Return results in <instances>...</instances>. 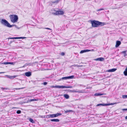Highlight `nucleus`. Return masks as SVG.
<instances>
[{"label":"nucleus","mask_w":127,"mask_h":127,"mask_svg":"<svg viewBox=\"0 0 127 127\" xmlns=\"http://www.w3.org/2000/svg\"><path fill=\"white\" fill-rule=\"evenodd\" d=\"M21 112V111L20 110H18L16 112V113L18 114H20Z\"/></svg>","instance_id":"c85d7f7f"},{"label":"nucleus","mask_w":127,"mask_h":127,"mask_svg":"<svg viewBox=\"0 0 127 127\" xmlns=\"http://www.w3.org/2000/svg\"><path fill=\"white\" fill-rule=\"evenodd\" d=\"M68 79L67 77H63L60 80H67Z\"/></svg>","instance_id":"4be33fe9"},{"label":"nucleus","mask_w":127,"mask_h":127,"mask_svg":"<svg viewBox=\"0 0 127 127\" xmlns=\"http://www.w3.org/2000/svg\"><path fill=\"white\" fill-rule=\"evenodd\" d=\"M41 117H42V118H45L44 116H42Z\"/></svg>","instance_id":"37998d69"},{"label":"nucleus","mask_w":127,"mask_h":127,"mask_svg":"<svg viewBox=\"0 0 127 127\" xmlns=\"http://www.w3.org/2000/svg\"><path fill=\"white\" fill-rule=\"evenodd\" d=\"M46 78H48V77H46Z\"/></svg>","instance_id":"de8ad7c7"},{"label":"nucleus","mask_w":127,"mask_h":127,"mask_svg":"<svg viewBox=\"0 0 127 127\" xmlns=\"http://www.w3.org/2000/svg\"><path fill=\"white\" fill-rule=\"evenodd\" d=\"M104 10V9H103V8H100L99 9H98L97 10V11H101V10Z\"/></svg>","instance_id":"473e14b6"},{"label":"nucleus","mask_w":127,"mask_h":127,"mask_svg":"<svg viewBox=\"0 0 127 127\" xmlns=\"http://www.w3.org/2000/svg\"><path fill=\"white\" fill-rule=\"evenodd\" d=\"M1 88L3 90H7V89H8V88Z\"/></svg>","instance_id":"f704fd0d"},{"label":"nucleus","mask_w":127,"mask_h":127,"mask_svg":"<svg viewBox=\"0 0 127 127\" xmlns=\"http://www.w3.org/2000/svg\"><path fill=\"white\" fill-rule=\"evenodd\" d=\"M9 17L11 21L13 23L17 22L18 21V18L17 15L14 14L11 15H10Z\"/></svg>","instance_id":"7ed1b4c3"},{"label":"nucleus","mask_w":127,"mask_h":127,"mask_svg":"<svg viewBox=\"0 0 127 127\" xmlns=\"http://www.w3.org/2000/svg\"><path fill=\"white\" fill-rule=\"evenodd\" d=\"M104 58H97L96 59H95V60L96 61H103L104 60Z\"/></svg>","instance_id":"ddd939ff"},{"label":"nucleus","mask_w":127,"mask_h":127,"mask_svg":"<svg viewBox=\"0 0 127 127\" xmlns=\"http://www.w3.org/2000/svg\"><path fill=\"white\" fill-rule=\"evenodd\" d=\"M1 64H12V63L9 62H5L3 63H1V62L0 63Z\"/></svg>","instance_id":"2eb2a0df"},{"label":"nucleus","mask_w":127,"mask_h":127,"mask_svg":"<svg viewBox=\"0 0 127 127\" xmlns=\"http://www.w3.org/2000/svg\"><path fill=\"white\" fill-rule=\"evenodd\" d=\"M44 29L49 30H51V29H50L49 28H45Z\"/></svg>","instance_id":"4c0bfd02"},{"label":"nucleus","mask_w":127,"mask_h":127,"mask_svg":"<svg viewBox=\"0 0 127 127\" xmlns=\"http://www.w3.org/2000/svg\"><path fill=\"white\" fill-rule=\"evenodd\" d=\"M23 88H16L15 89L16 90H20L21 89H23Z\"/></svg>","instance_id":"58836bf2"},{"label":"nucleus","mask_w":127,"mask_h":127,"mask_svg":"<svg viewBox=\"0 0 127 127\" xmlns=\"http://www.w3.org/2000/svg\"><path fill=\"white\" fill-rule=\"evenodd\" d=\"M64 12L63 11H56L54 14L56 15H62L63 14Z\"/></svg>","instance_id":"20e7f679"},{"label":"nucleus","mask_w":127,"mask_h":127,"mask_svg":"<svg viewBox=\"0 0 127 127\" xmlns=\"http://www.w3.org/2000/svg\"><path fill=\"white\" fill-rule=\"evenodd\" d=\"M1 23L4 26L9 28H11L14 26H15L16 28H17V26L16 25H10L7 20L4 19H2L1 21Z\"/></svg>","instance_id":"f03ea898"},{"label":"nucleus","mask_w":127,"mask_h":127,"mask_svg":"<svg viewBox=\"0 0 127 127\" xmlns=\"http://www.w3.org/2000/svg\"><path fill=\"white\" fill-rule=\"evenodd\" d=\"M91 23L92 24V26L93 27H97L99 26H102L105 25L104 23L95 20L91 21Z\"/></svg>","instance_id":"f257e3e1"},{"label":"nucleus","mask_w":127,"mask_h":127,"mask_svg":"<svg viewBox=\"0 0 127 127\" xmlns=\"http://www.w3.org/2000/svg\"><path fill=\"white\" fill-rule=\"evenodd\" d=\"M122 98H127V95H122Z\"/></svg>","instance_id":"bb28decb"},{"label":"nucleus","mask_w":127,"mask_h":127,"mask_svg":"<svg viewBox=\"0 0 127 127\" xmlns=\"http://www.w3.org/2000/svg\"><path fill=\"white\" fill-rule=\"evenodd\" d=\"M4 91L6 92V91H5V90H4Z\"/></svg>","instance_id":"8fccbe9b"},{"label":"nucleus","mask_w":127,"mask_h":127,"mask_svg":"<svg viewBox=\"0 0 127 127\" xmlns=\"http://www.w3.org/2000/svg\"><path fill=\"white\" fill-rule=\"evenodd\" d=\"M72 87L71 86H62V88H71Z\"/></svg>","instance_id":"f3484780"},{"label":"nucleus","mask_w":127,"mask_h":127,"mask_svg":"<svg viewBox=\"0 0 127 127\" xmlns=\"http://www.w3.org/2000/svg\"><path fill=\"white\" fill-rule=\"evenodd\" d=\"M127 23V22H126H126H124V24H125V23Z\"/></svg>","instance_id":"49530a36"},{"label":"nucleus","mask_w":127,"mask_h":127,"mask_svg":"<svg viewBox=\"0 0 127 127\" xmlns=\"http://www.w3.org/2000/svg\"><path fill=\"white\" fill-rule=\"evenodd\" d=\"M74 66H77V67H79V66L77 64H74Z\"/></svg>","instance_id":"e433bc0d"},{"label":"nucleus","mask_w":127,"mask_h":127,"mask_svg":"<svg viewBox=\"0 0 127 127\" xmlns=\"http://www.w3.org/2000/svg\"><path fill=\"white\" fill-rule=\"evenodd\" d=\"M73 111L72 110H67L66 111H65V113H66L69 112H73Z\"/></svg>","instance_id":"5701e85b"},{"label":"nucleus","mask_w":127,"mask_h":127,"mask_svg":"<svg viewBox=\"0 0 127 127\" xmlns=\"http://www.w3.org/2000/svg\"><path fill=\"white\" fill-rule=\"evenodd\" d=\"M9 39H18V37H9Z\"/></svg>","instance_id":"393cba45"},{"label":"nucleus","mask_w":127,"mask_h":127,"mask_svg":"<svg viewBox=\"0 0 127 127\" xmlns=\"http://www.w3.org/2000/svg\"><path fill=\"white\" fill-rule=\"evenodd\" d=\"M25 75L27 77H30L32 75V73L30 72H25Z\"/></svg>","instance_id":"9b49d317"},{"label":"nucleus","mask_w":127,"mask_h":127,"mask_svg":"<svg viewBox=\"0 0 127 127\" xmlns=\"http://www.w3.org/2000/svg\"><path fill=\"white\" fill-rule=\"evenodd\" d=\"M4 73V72H0V74L3 73Z\"/></svg>","instance_id":"a19ab883"},{"label":"nucleus","mask_w":127,"mask_h":127,"mask_svg":"<svg viewBox=\"0 0 127 127\" xmlns=\"http://www.w3.org/2000/svg\"><path fill=\"white\" fill-rule=\"evenodd\" d=\"M32 19H33V20H34V19H35V18H34L33 17H32Z\"/></svg>","instance_id":"c03bdc74"},{"label":"nucleus","mask_w":127,"mask_h":127,"mask_svg":"<svg viewBox=\"0 0 127 127\" xmlns=\"http://www.w3.org/2000/svg\"><path fill=\"white\" fill-rule=\"evenodd\" d=\"M50 121L52 122H59L60 120L58 119H51Z\"/></svg>","instance_id":"4468645a"},{"label":"nucleus","mask_w":127,"mask_h":127,"mask_svg":"<svg viewBox=\"0 0 127 127\" xmlns=\"http://www.w3.org/2000/svg\"><path fill=\"white\" fill-rule=\"evenodd\" d=\"M74 77V76L73 75H72L67 76L68 79H71L73 78Z\"/></svg>","instance_id":"412c9836"},{"label":"nucleus","mask_w":127,"mask_h":127,"mask_svg":"<svg viewBox=\"0 0 127 127\" xmlns=\"http://www.w3.org/2000/svg\"><path fill=\"white\" fill-rule=\"evenodd\" d=\"M90 51H91L90 50H88V49L84 50H81L80 52V53L81 54H82V53H85V52H88Z\"/></svg>","instance_id":"f8f14e48"},{"label":"nucleus","mask_w":127,"mask_h":127,"mask_svg":"<svg viewBox=\"0 0 127 127\" xmlns=\"http://www.w3.org/2000/svg\"><path fill=\"white\" fill-rule=\"evenodd\" d=\"M103 94L100 93H96L94 95L95 96H98L103 95Z\"/></svg>","instance_id":"aec40b11"},{"label":"nucleus","mask_w":127,"mask_h":127,"mask_svg":"<svg viewBox=\"0 0 127 127\" xmlns=\"http://www.w3.org/2000/svg\"><path fill=\"white\" fill-rule=\"evenodd\" d=\"M127 51H124L121 52V53L124 54V57H125L127 55V54L126 53Z\"/></svg>","instance_id":"a211bd4d"},{"label":"nucleus","mask_w":127,"mask_h":127,"mask_svg":"<svg viewBox=\"0 0 127 127\" xmlns=\"http://www.w3.org/2000/svg\"><path fill=\"white\" fill-rule=\"evenodd\" d=\"M52 88H62V86H52L51 87Z\"/></svg>","instance_id":"6ab92c4d"},{"label":"nucleus","mask_w":127,"mask_h":127,"mask_svg":"<svg viewBox=\"0 0 127 127\" xmlns=\"http://www.w3.org/2000/svg\"><path fill=\"white\" fill-rule=\"evenodd\" d=\"M122 110L123 111H127V108L122 109Z\"/></svg>","instance_id":"c9c22d12"},{"label":"nucleus","mask_w":127,"mask_h":127,"mask_svg":"<svg viewBox=\"0 0 127 127\" xmlns=\"http://www.w3.org/2000/svg\"><path fill=\"white\" fill-rule=\"evenodd\" d=\"M25 38H26V37H18V39H24Z\"/></svg>","instance_id":"2f4dec72"},{"label":"nucleus","mask_w":127,"mask_h":127,"mask_svg":"<svg viewBox=\"0 0 127 127\" xmlns=\"http://www.w3.org/2000/svg\"><path fill=\"white\" fill-rule=\"evenodd\" d=\"M46 118H52L51 114H50L47 115Z\"/></svg>","instance_id":"a878e982"},{"label":"nucleus","mask_w":127,"mask_h":127,"mask_svg":"<svg viewBox=\"0 0 127 127\" xmlns=\"http://www.w3.org/2000/svg\"><path fill=\"white\" fill-rule=\"evenodd\" d=\"M5 76H6L8 78H9L11 79H13L17 76L15 75L11 76L7 75H6Z\"/></svg>","instance_id":"6e6552de"},{"label":"nucleus","mask_w":127,"mask_h":127,"mask_svg":"<svg viewBox=\"0 0 127 127\" xmlns=\"http://www.w3.org/2000/svg\"><path fill=\"white\" fill-rule=\"evenodd\" d=\"M84 90H78V91H77L76 90H73L72 91V92H75V93H82L84 92L83 91H84Z\"/></svg>","instance_id":"0eeeda50"},{"label":"nucleus","mask_w":127,"mask_h":127,"mask_svg":"<svg viewBox=\"0 0 127 127\" xmlns=\"http://www.w3.org/2000/svg\"><path fill=\"white\" fill-rule=\"evenodd\" d=\"M64 55L65 53L63 52H62L61 53V55L62 56H64Z\"/></svg>","instance_id":"72a5a7b5"},{"label":"nucleus","mask_w":127,"mask_h":127,"mask_svg":"<svg viewBox=\"0 0 127 127\" xmlns=\"http://www.w3.org/2000/svg\"><path fill=\"white\" fill-rule=\"evenodd\" d=\"M62 115V114L60 113H57L56 114H51L52 118H55L60 116Z\"/></svg>","instance_id":"39448f33"},{"label":"nucleus","mask_w":127,"mask_h":127,"mask_svg":"<svg viewBox=\"0 0 127 127\" xmlns=\"http://www.w3.org/2000/svg\"><path fill=\"white\" fill-rule=\"evenodd\" d=\"M111 105V104L110 103L104 104V103H103L98 104L96 105V106H98L100 105L102 106H107L109 105Z\"/></svg>","instance_id":"423d86ee"},{"label":"nucleus","mask_w":127,"mask_h":127,"mask_svg":"<svg viewBox=\"0 0 127 127\" xmlns=\"http://www.w3.org/2000/svg\"><path fill=\"white\" fill-rule=\"evenodd\" d=\"M124 75L125 76H127V71H126L125 70L124 72Z\"/></svg>","instance_id":"cd10ccee"},{"label":"nucleus","mask_w":127,"mask_h":127,"mask_svg":"<svg viewBox=\"0 0 127 127\" xmlns=\"http://www.w3.org/2000/svg\"><path fill=\"white\" fill-rule=\"evenodd\" d=\"M125 70L127 71V67H126L125 69Z\"/></svg>","instance_id":"79ce46f5"},{"label":"nucleus","mask_w":127,"mask_h":127,"mask_svg":"<svg viewBox=\"0 0 127 127\" xmlns=\"http://www.w3.org/2000/svg\"><path fill=\"white\" fill-rule=\"evenodd\" d=\"M121 42L120 41H117L116 42V44L115 45L116 47H117L121 44Z\"/></svg>","instance_id":"9d476101"},{"label":"nucleus","mask_w":127,"mask_h":127,"mask_svg":"<svg viewBox=\"0 0 127 127\" xmlns=\"http://www.w3.org/2000/svg\"><path fill=\"white\" fill-rule=\"evenodd\" d=\"M117 70V68H113L108 70L107 71L109 72H113Z\"/></svg>","instance_id":"1a4fd4ad"},{"label":"nucleus","mask_w":127,"mask_h":127,"mask_svg":"<svg viewBox=\"0 0 127 127\" xmlns=\"http://www.w3.org/2000/svg\"><path fill=\"white\" fill-rule=\"evenodd\" d=\"M64 97L66 99H68L69 98V95L67 94H64L63 95Z\"/></svg>","instance_id":"dca6fc26"},{"label":"nucleus","mask_w":127,"mask_h":127,"mask_svg":"<svg viewBox=\"0 0 127 127\" xmlns=\"http://www.w3.org/2000/svg\"><path fill=\"white\" fill-rule=\"evenodd\" d=\"M48 84V83L46 82H44L43 83H42V84H43L44 85H46Z\"/></svg>","instance_id":"c756f323"},{"label":"nucleus","mask_w":127,"mask_h":127,"mask_svg":"<svg viewBox=\"0 0 127 127\" xmlns=\"http://www.w3.org/2000/svg\"><path fill=\"white\" fill-rule=\"evenodd\" d=\"M29 121L32 123H34L35 122L34 121L32 118L30 119Z\"/></svg>","instance_id":"b1692460"},{"label":"nucleus","mask_w":127,"mask_h":127,"mask_svg":"<svg viewBox=\"0 0 127 127\" xmlns=\"http://www.w3.org/2000/svg\"><path fill=\"white\" fill-rule=\"evenodd\" d=\"M125 119H127V116H126L125 117Z\"/></svg>","instance_id":"a18cd8bd"},{"label":"nucleus","mask_w":127,"mask_h":127,"mask_svg":"<svg viewBox=\"0 0 127 127\" xmlns=\"http://www.w3.org/2000/svg\"><path fill=\"white\" fill-rule=\"evenodd\" d=\"M36 100V99H31V101H35Z\"/></svg>","instance_id":"ea45409f"},{"label":"nucleus","mask_w":127,"mask_h":127,"mask_svg":"<svg viewBox=\"0 0 127 127\" xmlns=\"http://www.w3.org/2000/svg\"><path fill=\"white\" fill-rule=\"evenodd\" d=\"M13 108H17L14 107Z\"/></svg>","instance_id":"09e8293b"},{"label":"nucleus","mask_w":127,"mask_h":127,"mask_svg":"<svg viewBox=\"0 0 127 127\" xmlns=\"http://www.w3.org/2000/svg\"><path fill=\"white\" fill-rule=\"evenodd\" d=\"M59 0H56V1H54L53 2H52V3H58V2H59Z\"/></svg>","instance_id":"7c9ffc66"}]
</instances>
